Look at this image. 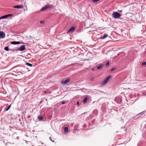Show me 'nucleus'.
<instances>
[{"label":"nucleus","mask_w":146,"mask_h":146,"mask_svg":"<svg viewBox=\"0 0 146 146\" xmlns=\"http://www.w3.org/2000/svg\"><path fill=\"white\" fill-rule=\"evenodd\" d=\"M51 6L50 5H47L43 7L41 9V10L42 11L47 9L48 8L51 7Z\"/></svg>","instance_id":"nucleus-6"},{"label":"nucleus","mask_w":146,"mask_h":146,"mask_svg":"<svg viewBox=\"0 0 146 146\" xmlns=\"http://www.w3.org/2000/svg\"><path fill=\"white\" fill-rule=\"evenodd\" d=\"M111 76H109L107 78H106L102 82L101 85H102L106 84L109 80L111 78Z\"/></svg>","instance_id":"nucleus-2"},{"label":"nucleus","mask_w":146,"mask_h":146,"mask_svg":"<svg viewBox=\"0 0 146 146\" xmlns=\"http://www.w3.org/2000/svg\"><path fill=\"white\" fill-rule=\"evenodd\" d=\"M38 118L40 120H42L43 119V117L41 115H39L38 117Z\"/></svg>","instance_id":"nucleus-15"},{"label":"nucleus","mask_w":146,"mask_h":146,"mask_svg":"<svg viewBox=\"0 0 146 146\" xmlns=\"http://www.w3.org/2000/svg\"><path fill=\"white\" fill-rule=\"evenodd\" d=\"M7 17H8V15H6L4 16L1 17H0V19H5L7 18Z\"/></svg>","instance_id":"nucleus-11"},{"label":"nucleus","mask_w":146,"mask_h":146,"mask_svg":"<svg viewBox=\"0 0 146 146\" xmlns=\"http://www.w3.org/2000/svg\"><path fill=\"white\" fill-rule=\"evenodd\" d=\"M8 15V17H9V16H12V14H8V15Z\"/></svg>","instance_id":"nucleus-22"},{"label":"nucleus","mask_w":146,"mask_h":146,"mask_svg":"<svg viewBox=\"0 0 146 146\" xmlns=\"http://www.w3.org/2000/svg\"><path fill=\"white\" fill-rule=\"evenodd\" d=\"M103 67V65L102 64H101L99 66H98L97 67V68L98 69H102Z\"/></svg>","instance_id":"nucleus-13"},{"label":"nucleus","mask_w":146,"mask_h":146,"mask_svg":"<svg viewBox=\"0 0 146 146\" xmlns=\"http://www.w3.org/2000/svg\"><path fill=\"white\" fill-rule=\"evenodd\" d=\"M76 104L77 105L79 106V103L78 102H77Z\"/></svg>","instance_id":"nucleus-24"},{"label":"nucleus","mask_w":146,"mask_h":146,"mask_svg":"<svg viewBox=\"0 0 146 146\" xmlns=\"http://www.w3.org/2000/svg\"><path fill=\"white\" fill-rule=\"evenodd\" d=\"M94 79V78H92L91 79V81H92L93 80V79Z\"/></svg>","instance_id":"nucleus-29"},{"label":"nucleus","mask_w":146,"mask_h":146,"mask_svg":"<svg viewBox=\"0 0 146 146\" xmlns=\"http://www.w3.org/2000/svg\"><path fill=\"white\" fill-rule=\"evenodd\" d=\"M17 49L21 51L24 50L25 49V46L24 45H22L20 48H19Z\"/></svg>","instance_id":"nucleus-4"},{"label":"nucleus","mask_w":146,"mask_h":146,"mask_svg":"<svg viewBox=\"0 0 146 146\" xmlns=\"http://www.w3.org/2000/svg\"><path fill=\"white\" fill-rule=\"evenodd\" d=\"M44 21H40V23L41 24H44Z\"/></svg>","instance_id":"nucleus-19"},{"label":"nucleus","mask_w":146,"mask_h":146,"mask_svg":"<svg viewBox=\"0 0 146 146\" xmlns=\"http://www.w3.org/2000/svg\"><path fill=\"white\" fill-rule=\"evenodd\" d=\"M49 139H50L51 141H52V139H51V137H49Z\"/></svg>","instance_id":"nucleus-26"},{"label":"nucleus","mask_w":146,"mask_h":146,"mask_svg":"<svg viewBox=\"0 0 146 146\" xmlns=\"http://www.w3.org/2000/svg\"><path fill=\"white\" fill-rule=\"evenodd\" d=\"M65 103L64 102H63L62 103V104H64Z\"/></svg>","instance_id":"nucleus-27"},{"label":"nucleus","mask_w":146,"mask_h":146,"mask_svg":"<svg viewBox=\"0 0 146 146\" xmlns=\"http://www.w3.org/2000/svg\"><path fill=\"white\" fill-rule=\"evenodd\" d=\"M75 29V27H70L68 30L67 33H68L70 32L73 31Z\"/></svg>","instance_id":"nucleus-5"},{"label":"nucleus","mask_w":146,"mask_h":146,"mask_svg":"<svg viewBox=\"0 0 146 146\" xmlns=\"http://www.w3.org/2000/svg\"><path fill=\"white\" fill-rule=\"evenodd\" d=\"M119 11L120 13H121L122 11V10H119Z\"/></svg>","instance_id":"nucleus-25"},{"label":"nucleus","mask_w":146,"mask_h":146,"mask_svg":"<svg viewBox=\"0 0 146 146\" xmlns=\"http://www.w3.org/2000/svg\"><path fill=\"white\" fill-rule=\"evenodd\" d=\"M115 68H112L111 69V71H113V70H115Z\"/></svg>","instance_id":"nucleus-21"},{"label":"nucleus","mask_w":146,"mask_h":146,"mask_svg":"<svg viewBox=\"0 0 146 146\" xmlns=\"http://www.w3.org/2000/svg\"><path fill=\"white\" fill-rule=\"evenodd\" d=\"M92 70H94V68H92Z\"/></svg>","instance_id":"nucleus-30"},{"label":"nucleus","mask_w":146,"mask_h":146,"mask_svg":"<svg viewBox=\"0 0 146 146\" xmlns=\"http://www.w3.org/2000/svg\"><path fill=\"white\" fill-rule=\"evenodd\" d=\"M142 65H146V62H144L142 63Z\"/></svg>","instance_id":"nucleus-20"},{"label":"nucleus","mask_w":146,"mask_h":146,"mask_svg":"<svg viewBox=\"0 0 146 146\" xmlns=\"http://www.w3.org/2000/svg\"><path fill=\"white\" fill-rule=\"evenodd\" d=\"M11 106V104H10L9 105V106H8L7 108L9 109L10 108Z\"/></svg>","instance_id":"nucleus-23"},{"label":"nucleus","mask_w":146,"mask_h":146,"mask_svg":"<svg viewBox=\"0 0 146 146\" xmlns=\"http://www.w3.org/2000/svg\"><path fill=\"white\" fill-rule=\"evenodd\" d=\"M70 80V79L68 78L66 80H65L64 81H63L62 82V84H67L68 82H69V81Z\"/></svg>","instance_id":"nucleus-7"},{"label":"nucleus","mask_w":146,"mask_h":146,"mask_svg":"<svg viewBox=\"0 0 146 146\" xmlns=\"http://www.w3.org/2000/svg\"><path fill=\"white\" fill-rule=\"evenodd\" d=\"M4 49L6 51H8L9 50V48L7 46L5 47L4 48Z\"/></svg>","instance_id":"nucleus-17"},{"label":"nucleus","mask_w":146,"mask_h":146,"mask_svg":"<svg viewBox=\"0 0 146 146\" xmlns=\"http://www.w3.org/2000/svg\"><path fill=\"white\" fill-rule=\"evenodd\" d=\"M87 97H86L83 100V102L84 104L86 103L87 101Z\"/></svg>","instance_id":"nucleus-14"},{"label":"nucleus","mask_w":146,"mask_h":146,"mask_svg":"<svg viewBox=\"0 0 146 146\" xmlns=\"http://www.w3.org/2000/svg\"><path fill=\"white\" fill-rule=\"evenodd\" d=\"M110 64V63L108 62L106 63V66H109Z\"/></svg>","instance_id":"nucleus-18"},{"label":"nucleus","mask_w":146,"mask_h":146,"mask_svg":"<svg viewBox=\"0 0 146 146\" xmlns=\"http://www.w3.org/2000/svg\"><path fill=\"white\" fill-rule=\"evenodd\" d=\"M5 36V34L3 31L0 32V38H3Z\"/></svg>","instance_id":"nucleus-3"},{"label":"nucleus","mask_w":146,"mask_h":146,"mask_svg":"<svg viewBox=\"0 0 146 146\" xmlns=\"http://www.w3.org/2000/svg\"><path fill=\"white\" fill-rule=\"evenodd\" d=\"M20 43L19 42L13 41L11 42V44H19Z\"/></svg>","instance_id":"nucleus-9"},{"label":"nucleus","mask_w":146,"mask_h":146,"mask_svg":"<svg viewBox=\"0 0 146 146\" xmlns=\"http://www.w3.org/2000/svg\"><path fill=\"white\" fill-rule=\"evenodd\" d=\"M112 16L115 19H118L121 16V15L117 12H114L112 13Z\"/></svg>","instance_id":"nucleus-1"},{"label":"nucleus","mask_w":146,"mask_h":146,"mask_svg":"<svg viewBox=\"0 0 146 146\" xmlns=\"http://www.w3.org/2000/svg\"><path fill=\"white\" fill-rule=\"evenodd\" d=\"M64 131L65 132L67 133L68 131V128L67 127H66L64 128Z\"/></svg>","instance_id":"nucleus-12"},{"label":"nucleus","mask_w":146,"mask_h":146,"mask_svg":"<svg viewBox=\"0 0 146 146\" xmlns=\"http://www.w3.org/2000/svg\"><path fill=\"white\" fill-rule=\"evenodd\" d=\"M9 110V109H8V108H7V109H6V111H7L8 110Z\"/></svg>","instance_id":"nucleus-28"},{"label":"nucleus","mask_w":146,"mask_h":146,"mask_svg":"<svg viewBox=\"0 0 146 146\" xmlns=\"http://www.w3.org/2000/svg\"><path fill=\"white\" fill-rule=\"evenodd\" d=\"M23 5H21L17 6H14L13 8H15L20 9L21 8H23Z\"/></svg>","instance_id":"nucleus-8"},{"label":"nucleus","mask_w":146,"mask_h":146,"mask_svg":"<svg viewBox=\"0 0 146 146\" xmlns=\"http://www.w3.org/2000/svg\"><path fill=\"white\" fill-rule=\"evenodd\" d=\"M108 35V34H104V36L102 37L101 38V39H104L105 38H106L107 37Z\"/></svg>","instance_id":"nucleus-10"},{"label":"nucleus","mask_w":146,"mask_h":146,"mask_svg":"<svg viewBox=\"0 0 146 146\" xmlns=\"http://www.w3.org/2000/svg\"><path fill=\"white\" fill-rule=\"evenodd\" d=\"M26 64L29 66L32 67V64L29 63L27 62L26 63Z\"/></svg>","instance_id":"nucleus-16"}]
</instances>
